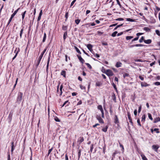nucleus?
<instances>
[{
	"instance_id": "obj_43",
	"label": "nucleus",
	"mask_w": 160,
	"mask_h": 160,
	"mask_svg": "<svg viewBox=\"0 0 160 160\" xmlns=\"http://www.w3.org/2000/svg\"><path fill=\"white\" fill-rule=\"evenodd\" d=\"M155 32L156 33V34L158 35V36H160V32L158 30H156L155 31Z\"/></svg>"
},
{
	"instance_id": "obj_36",
	"label": "nucleus",
	"mask_w": 160,
	"mask_h": 160,
	"mask_svg": "<svg viewBox=\"0 0 160 160\" xmlns=\"http://www.w3.org/2000/svg\"><path fill=\"white\" fill-rule=\"evenodd\" d=\"M133 38L132 36H127L126 37V39L127 40H130Z\"/></svg>"
},
{
	"instance_id": "obj_48",
	"label": "nucleus",
	"mask_w": 160,
	"mask_h": 160,
	"mask_svg": "<svg viewBox=\"0 0 160 160\" xmlns=\"http://www.w3.org/2000/svg\"><path fill=\"white\" fill-rule=\"evenodd\" d=\"M135 47H142L143 46V45L141 44H136L135 45Z\"/></svg>"
},
{
	"instance_id": "obj_47",
	"label": "nucleus",
	"mask_w": 160,
	"mask_h": 160,
	"mask_svg": "<svg viewBox=\"0 0 160 160\" xmlns=\"http://www.w3.org/2000/svg\"><path fill=\"white\" fill-rule=\"evenodd\" d=\"M128 119H130L131 118V117L130 114L129 112H128Z\"/></svg>"
},
{
	"instance_id": "obj_54",
	"label": "nucleus",
	"mask_w": 160,
	"mask_h": 160,
	"mask_svg": "<svg viewBox=\"0 0 160 160\" xmlns=\"http://www.w3.org/2000/svg\"><path fill=\"white\" fill-rule=\"evenodd\" d=\"M138 38H139V37H137L135 38H134L133 39H132V42H133L137 40L138 39Z\"/></svg>"
},
{
	"instance_id": "obj_52",
	"label": "nucleus",
	"mask_w": 160,
	"mask_h": 160,
	"mask_svg": "<svg viewBox=\"0 0 160 160\" xmlns=\"http://www.w3.org/2000/svg\"><path fill=\"white\" fill-rule=\"evenodd\" d=\"M154 84L157 86L160 85V82H156L154 83Z\"/></svg>"
},
{
	"instance_id": "obj_11",
	"label": "nucleus",
	"mask_w": 160,
	"mask_h": 160,
	"mask_svg": "<svg viewBox=\"0 0 160 160\" xmlns=\"http://www.w3.org/2000/svg\"><path fill=\"white\" fill-rule=\"evenodd\" d=\"M144 42L146 43L149 44L152 41L151 39H148L147 40H144Z\"/></svg>"
},
{
	"instance_id": "obj_32",
	"label": "nucleus",
	"mask_w": 160,
	"mask_h": 160,
	"mask_svg": "<svg viewBox=\"0 0 160 160\" xmlns=\"http://www.w3.org/2000/svg\"><path fill=\"white\" fill-rule=\"evenodd\" d=\"M75 48L77 52L79 54H81V52L79 49L76 47H75Z\"/></svg>"
},
{
	"instance_id": "obj_18",
	"label": "nucleus",
	"mask_w": 160,
	"mask_h": 160,
	"mask_svg": "<svg viewBox=\"0 0 160 160\" xmlns=\"http://www.w3.org/2000/svg\"><path fill=\"white\" fill-rule=\"evenodd\" d=\"M108 128V126H106L105 128L102 129V130L104 132H106L107 131Z\"/></svg>"
},
{
	"instance_id": "obj_13",
	"label": "nucleus",
	"mask_w": 160,
	"mask_h": 160,
	"mask_svg": "<svg viewBox=\"0 0 160 160\" xmlns=\"http://www.w3.org/2000/svg\"><path fill=\"white\" fill-rule=\"evenodd\" d=\"M141 85L142 87H146L149 85V84L145 82H141Z\"/></svg>"
},
{
	"instance_id": "obj_16",
	"label": "nucleus",
	"mask_w": 160,
	"mask_h": 160,
	"mask_svg": "<svg viewBox=\"0 0 160 160\" xmlns=\"http://www.w3.org/2000/svg\"><path fill=\"white\" fill-rule=\"evenodd\" d=\"M141 156L143 160H148L145 156L143 154H141Z\"/></svg>"
},
{
	"instance_id": "obj_33",
	"label": "nucleus",
	"mask_w": 160,
	"mask_h": 160,
	"mask_svg": "<svg viewBox=\"0 0 160 160\" xmlns=\"http://www.w3.org/2000/svg\"><path fill=\"white\" fill-rule=\"evenodd\" d=\"M81 152V150L80 149L79 150V151H78V159L80 158V157Z\"/></svg>"
},
{
	"instance_id": "obj_35",
	"label": "nucleus",
	"mask_w": 160,
	"mask_h": 160,
	"mask_svg": "<svg viewBox=\"0 0 160 160\" xmlns=\"http://www.w3.org/2000/svg\"><path fill=\"white\" fill-rule=\"evenodd\" d=\"M67 29V26L63 25L62 27V29L63 30H66Z\"/></svg>"
},
{
	"instance_id": "obj_62",
	"label": "nucleus",
	"mask_w": 160,
	"mask_h": 160,
	"mask_svg": "<svg viewBox=\"0 0 160 160\" xmlns=\"http://www.w3.org/2000/svg\"><path fill=\"white\" fill-rule=\"evenodd\" d=\"M68 102V101H66L63 104L62 106V107H63L67 102Z\"/></svg>"
},
{
	"instance_id": "obj_45",
	"label": "nucleus",
	"mask_w": 160,
	"mask_h": 160,
	"mask_svg": "<svg viewBox=\"0 0 160 160\" xmlns=\"http://www.w3.org/2000/svg\"><path fill=\"white\" fill-rule=\"evenodd\" d=\"M86 64L87 66L90 69L92 68V67L91 65L88 63H86Z\"/></svg>"
},
{
	"instance_id": "obj_49",
	"label": "nucleus",
	"mask_w": 160,
	"mask_h": 160,
	"mask_svg": "<svg viewBox=\"0 0 160 160\" xmlns=\"http://www.w3.org/2000/svg\"><path fill=\"white\" fill-rule=\"evenodd\" d=\"M68 12H67L66 13L65 15V17L66 18V19L65 20V21H66L68 19Z\"/></svg>"
},
{
	"instance_id": "obj_34",
	"label": "nucleus",
	"mask_w": 160,
	"mask_h": 160,
	"mask_svg": "<svg viewBox=\"0 0 160 160\" xmlns=\"http://www.w3.org/2000/svg\"><path fill=\"white\" fill-rule=\"evenodd\" d=\"M80 21V20L79 19H76L75 20V23L77 24H78Z\"/></svg>"
},
{
	"instance_id": "obj_6",
	"label": "nucleus",
	"mask_w": 160,
	"mask_h": 160,
	"mask_svg": "<svg viewBox=\"0 0 160 160\" xmlns=\"http://www.w3.org/2000/svg\"><path fill=\"white\" fill-rule=\"evenodd\" d=\"M77 56L78 57L80 61L82 64H83L85 62L83 58H82L81 57V56H79V55H77Z\"/></svg>"
},
{
	"instance_id": "obj_20",
	"label": "nucleus",
	"mask_w": 160,
	"mask_h": 160,
	"mask_svg": "<svg viewBox=\"0 0 160 160\" xmlns=\"http://www.w3.org/2000/svg\"><path fill=\"white\" fill-rule=\"evenodd\" d=\"M143 30L146 32H149L150 31V29L148 27H144L143 28Z\"/></svg>"
},
{
	"instance_id": "obj_14",
	"label": "nucleus",
	"mask_w": 160,
	"mask_h": 160,
	"mask_svg": "<svg viewBox=\"0 0 160 160\" xmlns=\"http://www.w3.org/2000/svg\"><path fill=\"white\" fill-rule=\"evenodd\" d=\"M159 121H160V118L159 117H158L154 119V122L156 123Z\"/></svg>"
},
{
	"instance_id": "obj_44",
	"label": "nucleus",
	"mask_w": 160,
	"mask_h": 160,
	"mask_svg": "<svg viewBox=\"0 0 160 160\" xmlns=\"http://www.w3.org/2000/svg\"><path fill=\"white\" fill-rule=\"evenodd\" d=\"M54 120L56 122H60V120L57 117H56L54 118Z\"/></svg>"
},
{
	"instance_id": "obj_12",
	"label": "nucleus",
	"mask_w": 160,
	"mask_h": 160,
	"mask_svg": "<svg viewBox=\"0 0 160 160\" xmlns=\"http://www.w3.org/2000/svg\"><path fill=\"white\" fill-rule=\"evenodd\" d=\"M122 65V63L121 62H118L116 63L115 66L117 68H119L121 67Z\"/></svg>"
},
{
	"instance_id": "obj_27",
	"label": "nucleus",
	"mask_w": 160,
	"mask_h": 160,
	"mask_svg": "<svg viewBox=\"0 0 160 160\" xmlns=\"http://www.w3.org/2000/svg\"><path fill=\"white\" fill-rule=\"evenodd\" d=\"M144 37L143 36H142L141 38L139 40V42L140 43H141L143 42V41L144 40Z\"/></svg>"
},
{
	"instance_id": "obj_2",
	"label": "nucleus",
	"mask_w": 160,
	"mask_h": 160,
	"mask_svg": "<svg viewBox=\"0 0 160 160\" xmlns=\"http://www.w3.org/2000/svg\"><path fill=\"white\" fill-rule=\"evenodd\" d=\"M105 73L108 76H112L113 75V73L112 71L109 69L106 70Z\"/></svg>"
},
{
	"instance_id": "obj_38",
	"label": "nucleus",
	"mask_w": 160,
	"mask_h": 160,
	"mask_svg": "<svg viewBox=\"0 0 160 160\" xmlns=\"http://www.w3.org/2000/svg\"><path fill=\"white\" fill-rule=\"evenodd\" d=\"M148 116L149 118L151 120H153L152 118V115L151 114L148 113Z\"/></svg>"
},
{
	"instance_id": "obj_10",
	"label": "nucleus",
	"mask_w": 160,
	"mask_h": 160,
	"mask_svg": "<svg viewBox=\"0 0 160 160\" xmlns=\"http://www.w3.org/2000/svg\"><path fill=\"white\" fill-rule=\"evenodd\" d=\"M159 148V147L158 145H153L152 146V148L155 150V151H157Z\"/></svg>"
},
{
	"instance_id": "obj_7",
	"label": "nucleus",
	"mask_w": 160,
	"mask_h": 160,
	"mask_svg": "<svg viewBox=\"0 0 160 160\" xmlns=\"http://www.w3.org/2000/svg\"><path fill=\"white\" fill-rule=\"evenodd\" d=\"M15 147V145L14 144V142H12L11 143V152L12 153L13 150H14Z\"/></svg>"
},
{
	"instance_id": "obj_39",
	"label": "nucleus",
	"mask_w": 160,
	"mask_h": 160,
	"mask_svg": "<svg viewBox=\"0 0 160 160\" xmlns=\"http://www.w3.org/2000/svg\"><path fill=\"white\" fill-rule=\"evenodd\" d=\"M119 143L120 147H121V148H122V151L123 152L124 148L122 144H121V143L120 142H119Z\"/></svg>"
},
{
	"instance_id": "obj_40",
	"label": "nucleus",
	"mask_w": 160,
	"mask_h": 160,
	"mask_svg": "<svg viewBox=\"0 0 160 160\" xmlns=\"http://www.w3.org/2000/svg\"><path fill=\"white\" fill-rule=\"evenodd\" d=\"M84 141V138L83 137H80L79 140V142L81 143Z\"/></svg>"
},
{
	"instance_id": "obj_55",
	"label": "nucleus",
	"mask_w": 160,
	"mask_h": 160,
	"mask_svg": "<svg viewBox=\"0 0 160 160\" xmlns=\"http://www.w3.org/2000/svg\"><path fill=\"white\" fill-rule=\"evenodd\" d=\"M141 109H142V107H141V106L140 105L139 107V108H138V113H140V112L141 110Z\"/></svg>"
},
{
	"instance_id": "obj_42",
	"label": "nucleus",
	"mask_w": 160,
	"mask_h": 160,
	"mask_svg": "<svg viewBox=\"0 0 160 160\" xmlns=\"http://www.w3.org/2000/svg\"><path fill=\"white\" fill-rule=\"evenodd\" d=\"M53 148H52L51 149H50L48 150V156L51 153V151H52Z\"/></svg>"
},
{
	"instance_id": "obj_37",
	"label": "nucleus",
	"mask_w": 160,
	"mask_h": 160,
	"mask_svg": "<svg viewBox=\"0 0 160 160\" xmlns=\"http://www.w3.org/2000/svg\"><path fill=\"white\" fill-rule=\"evenodd\" d=\"M19 51V49L18 48V50L17 51V52L16 53V54L15 56L13 57V58H12L13 60H14L16 58V56H17V54H18V52Z\"/></svg>"
},
{
	"instance_id": "obj_28",
	"label": "nucleus",
	"mask_w": 160,
	"mask_h": 160,
	"mask_svg": "<svg viewBox=\"0 0 160 160\" xmlns=\"http://www.w3.org/2000/svg\"><path fill=\"white\" fill-rule=\"evenodd\" d=\"M145 119V115H143L142 117V119L141 121L142 122H144Z\"/></svg>"
},
{
	"instance_id": "obj_64",
	"label": "nucleus",
	"mask_w": 160,
	"mask_h": 160,
	"mask_svg": "<svg viewBox=\"0 0 160 160\" xmlns=\"http://www.w3.org/2000/svg\"><path fill=\"white\" fill-rule=\"evenodd\" d=\"M156 8L158 11H160V8H159L157 6H156Z\"/></svg>"
},
{
	"instance_id": "obj_60",
	"label": "nucleus",
	"mask_w": 160,
	"mask_h": 160,
	"mask_svg": "<svg viewBox=\"0 0 160 160\" xmlns=\"http://www.w3.org/2000/svg\"><path fill=\"white\" fill-rule=\"evenodd\" d=\"M98 125H99V124L98 123H97V124H95V125H93L92 127L93 128H95L96 127H97V126H98Z\"/></svg>"
},
{
	"instance_id": "obj_31",
	"label": "nucleus",
	"mask_w": 160,
	"mask_h": 160,
	"mask_svg": "<svg viewBox=\"0 0 160 160\" xmlns=\"http://www.w3.org/2000/svg\"><path fill=\"white\" fill-rule=\"evenodd\" d=\"M112 85L113 86V87H114V88L115 89V90L117 92V89L116 86V85H115V84L113 82L112 83Z\"/></svg>"
},
{
	"instance_id": "obj_23",
	"label": "nucleus",
	"mask_w": 160,
	"mask_h": 160,
	"mask_svg": "<svg viewBox=\"0 0 160 160\" xmlns=\"http://www.w3.org/2000/svg\"><path fill=\"white\" fill-rule=\"evenodd\" d=\"M41 60V59H40V58H38V59L37 60V64L36 65L37 67L39 65Z\"/></svg>"
},
{
	"instance_id": "obj_51",
	"label": "nucleus",
	"mask_w": 160,
	"mask_h": 160,
	"mask_svg": "<svg viewBox=\"0 0 160 160\" xmlns=\"http://www.w3.org/2000/svg\"><path fill=\"white\" fill-rule=\"evenodd\" d=\"M93 148V145H92L90 146V151L91 152H92V150Z\"/></svg>"
},
{
	"instance_id": "obj_21",
	"label": "nucleus",
	"mask_w": 160,
	"mask_h": 160,
	"mask_svg": "<svg viewBox=\"0 0 160 160\" xmlns=\"http://www.w3.org/2000/svg\"><path fill=\"white\" fill-rule=\"evenodd\" d=\"M46 33L45 32L44 33V36L43 37L42 41V42H43L45 41L46 39Z\"/></svg>"
},
{
	"instance_id": "obj_25",
	"label": "nucleus",
	"mask_w": 160,
	"mask_h": 160,
	"mask_svg": "<svg viewBox=\"0 0 160 160\" xmlns=\"http://www.w3.org/2000/svg\"><path fill=\"white\" fill-rule=\"evenodd\" d=\"M66 74V72L65 71H62L61 72V75L65 77Z\"/></svg>"
},
{
	"instance_id": "obj_58",
	"label": "nucleus",
	"mask_w": 160,
	"mask_h": 160,
	"mask_svg": "<svg viewBox=\"0 0 160 160\" xmlns=\"http://www.w3.org/2000/svg\"><path fill=\"white\" fill-rule=\"evenodd\" d=\"M116 0L117 2V3L120 6V7H121V5L120 3L119 0Z\"/></svg>"
},
{
	"instance_id": "obj_24",
	"label": "nucleus",
	"mask_w": 160,
	"mask_h": 160,
	"mask_svg": "<svg viewBox=\"0 0 160 160\" xmlns=\"http://www.w3.org/2000/svg\"><path fill=\"white\" fill-rule=\"evenodd\" d=\"M118 32L117 31H115L112 33L111 35V36L113 37H115L116 36V34Z\"/></svg>"
},
{
	"instance_id": "obj_26",
	"label": "nucleus",
	"mask_w": 160,
	"mask_h": 160,
	"mask_svg": "<svg viewBox=\"0 0 160 160\" xmlns=\"http://www.w3.org/2000/svg\"><path fill=\"white\" fill-rule=\"evenodd\" d=\"M67 35V32H65L64 33V34H63V39L64 40H65L66 38V36Z\"/></svg>"
},
{
	"instance_id": "obj_1",
	"label": "nucleus",
	"mask_w": 160,
	"mask_h": 160,
	"mask_svg": "<svg viewBox=\"0 0 160 160\" xmlns=\"http://www.w3.org/2000/svg\"><path fill=\"white\" fill-rule=\"evenodd\" d=\"M23 94L22 92H19L18 94V96L17 98V101L19 102H21L22 100Z\"/></svg>"
},
{
	"instance_id": "obj_41",
	"label": "nucleus",
	"mask_w": 160,
	"mask_h": 160,
	"mask_svg": "<svg viewBox=\"0 0 160 160\" xmlns=\"http://www.w3.org/2000/svg\"><path fill=\"white\" fill-rule=\"evenodd\" d=\"M49 61H50V58H49L48 59V61L47 62V70H48V68Z\"/></svg>"
},
{
	"instance_id": "obj_63",
	"label": "nucleus",
	"mask_w": 160,
	"mask_h": 160,
	"mask_svg": "<svg viewBox=\"0 0 160 160\" xmlns=\"http://www.w3.org/2000/svg\"><path fill=\"white\" fill-rule=\"evenodd\" d=\"M82 103V102L81 101H80L77 104V105H78L81 104Z\"/></svg>"
},
{
	"instance_id": "obj_15",
	"label": "nucleus",
	"mask_w": 160,
	"mask_h": 160,
	"mask_svg": "<svg viewBox=\"0 0 160 160\" xmlns=\"http://www.w3.org/2000/svg\"><path fill=\"white\" fill-rule=\"evenodd\" d=\"M102 85V83L101 82L98 81L96 82V86H100Z\"/></svg>"
},
{
	"instance_id": "obj_61",
	"label": "nucleus",
	"mask_w": 160,
	"mask_h": 160,
	"mask_svg": "<svg viewBox=\"0 0 160 160\" xmlns=\"http://www.w3.org/2000/svg\"><path fill=\"white\" fill-rule=\"evenodd\" d=\"M123 33V32H121L120 33H119L118 34L117 36H120L122 35V34Z\"/></svg>"
},
{
	"instance_id": "obj_30",
	"label": "nucleus",
	"mask_w": 160,
	"mask_h": 160,
	"mask_svg": "<svg viewBox=\"0 0 160 160\" xmlns=\"http://www.w3.org/2000/svg\"><path fill=\"white\" fill-rule=\"evenodd\" d=\"M23 28H22L20 31V38H21L22 37V34L23 33Z\"/></svg>"
},
{
	"instance_id": "obj_19",
	"label": "nucleus",
	"mask_w": 160,
	"mask_h": 160,
	"mask_svg": "<svg viewBox=\"0 0 160 160\" xmlns=\"http://www.w3.org/2000/svg\"><path fill=\"white\" fill-rule=\"evenodd\" d=\"M19 9L20 8H18L15 11L14 13L11 15L14 17V16L16 14Z\"/></svg>"
},
{
	"instance_id": "obj_59",
	"label": "nucleus",
	"mask_w": 160,
	"mask_h": 160,
	"mask_svg": "<svg viewBox=\"0 0 160 160\" xmlns=\"http://www.w3.org/2000/svg\"><path fill=\"white\" fill-rule=\"evenodd\" d=\"M134 113L135 116L137 115V109H135L134 110Z\"/></svg>"
},
{
	"instance_id": "obj_9",
	"label": "nucleus",
	"mask_w": 160,
	"mask_h": 160,
	"mask_svg": "<svg viewBox=\"0 0 160 160\" xmlns=\"http://www.w3.org/2000/svg\"><path fill=\"white\" fill-rule=\"evenodd\" d=\"M114 123L116 124H118L119 123L117 115H115L114 118Z\"/></svg>"
},
{
	"instance_id": "obj_8",
	"label": "nucleus",
	"mask_w": 160,
	"mask_h": 160,
	"mask_svg": "<svg viewBox=\"0 0 160 160\" xmlns=\"http://www.w3.org/2000/svg\"><path fill=\"white\" fill-rule=\"evenodd\" d=\"M87 47L91 52L93 51L92 49V46L91 44H88L87 45Z\"/></svg>"
},
{
	"instance_id": "obj_4",
	"label": "nucleus",
	"mask_w": 160,
	"mask_h": 160,
	"mask_svg": "<svg viewBox=\"0 0 160 160\" xmlns=\"http://www.w3.org/2000/svg\"><path fill=\"white\" fill-rule=\"evenodd\" d=\"M97 119L98 120L99 122L100 123H104V122L103 119L101 118L99 116H97L96 117Z\"/></svg>"
},
{
	"instance_id": "obj_53",
	"label": "nucleus",
	"mask_w": 160,
	"mask_h": 160,
	"mask_svg": "<svg viewBox=\"0 0 160 160\" xmlns=\"http://www.w3.org/2000/svg\"><path fill=\"white\" fill-rule=\"evenodd\" d=\"M154 131H156V132L157 133H159V132L158 131V128H155L153 130Z\"/></svg>"
},
{
	"instance_id": "obj_46",
	"label": "nucleus",
	"mask_w": 160,
	"mask_h": 160,
	"mask_svg": "<svg viewBox=\"0 0 160 160\" xmlns=\"http://www.w3.org/2000/svg\"><path fill=\"white\" fill-rule=\"evenodd\" d=\"M137 123H138V125H139L140 126H141V124H140V121L139 119H138L137 121Z\"/></svg>"
},
{
	"instance_id": "obj_22",
	"label": "nucleus",
	"mask_w": 160,
	"mask_h": 160,
	"mask_svg": "<svg viewBox=\"0 0 160 160\" xmlns=\"http://www.w3.org/2000/svg\"><path fill=\"white\" fill-rule=\"evenodd\" d=\"M123 76L124 78H125L126 77H129V74L126 73H123Z\"/></svg>"
},
{
	"instance_id": "obj_56",
	"label": "nucleus",
	"mask_w": 160,
	"mask_h": 160,
	"mask_svg": "<svg viewBox=\"0 0 160 160\" xmlns=\"http://www.w3.org/2000/svg\"><path fill=\"white\" fill-rule=\"evenodd\" d=\"M123 18H118L117 19H116V20H118V21H123Z\"/></svg>"
},
{
	"instance_id": "obj_50",
	"label": "nucleus",
	"mask_w": 160,
	"mask_h": 160,
	"mask_svg": "<svg viewBox=\"0 0 160 160\" xmlns=\"http://www.w3.org/2000/svg\"><path fill=\"white\" fill-rule=\"evenodd\" d=\"M80 87L82 89H85V86H84L81 85H80Z\"/></svg>"
},
{
	"instance_id": "obj_29",
	"label": "nucleus",
	"mask_w": 160,
	"mask_h": 160,
	"mask_svg": "<svg viewBox=\"0 0 160 160\" xmlns=\"http://www.w3.org/2000/svg\"><path fill=\"white\" fill-rule=\"evenodd\" d=\"M126 20L129 22H134V20L132 19H131L130 18H126Z\"/></svg>"
},
{
	"instance_id": "obj_57",
	"label": "nucleus",
	"mask_w": 160,
	"mask_h": 160,
	"mask_svg": "<svg viewBox=\"0 0 160 160\" xmlns=\"http://www.w3.org/2000/svg\"><path fill=\"white\" fill-rule=\"evenodd\" d=\"M76 0H74L73 1H72V2H71V5H70L71 7L73 5V4L74 3V2H76Z\"/></svg>"
},
{
	"instance_id": "obj_3",
	"label": "nucleus",
	"mask_w": 160,
	"mask_h": 160,
	"mask_svg": "<svg viewBox=\"0 0 160 160\" xmlns=\"http://www.w3.org/2000/svg\"><path fill=\"white\" fill-rule=\"evenodd\" d=\"M98 109L100 110L102 113V118H104V112L103 109H102V106L101 105H99L98 106Z\"/></svg>"
},
{
	"instance_id": "obj_5",
	"label": "nucleus",
	"mask_w": 160,
	"mask_h": 160,
	"mask_svg": "<svg viewBox=\"0 0 160 160\" xmlns=\"http://www.w3.org/2000/svg\"><path fill=\"white\" fill-rule=\"evenodd\" d=\"M48 48V47H46L45 49L42 52V53L41 54V55L39 56L38 58H40V59H42V57H43V56L44 54V53L47 50Z\"/></svg>"
},
{
	"instance_id": "obj_17",
	"label": "nucleus",
	"mask_w": 160,
	"mask_h": 160,
	"mask_svg": "<svg viewBox=\"0 0 160 160\" xmlns=\"http://www.w3.org/2000/svg\"><path fill=\"white\" fill-rule=\"evenodd\" d=\"M62 88H63V85L62 84L60 86V95H61L62 94Z\"/></svg>"
}]
</instances>
